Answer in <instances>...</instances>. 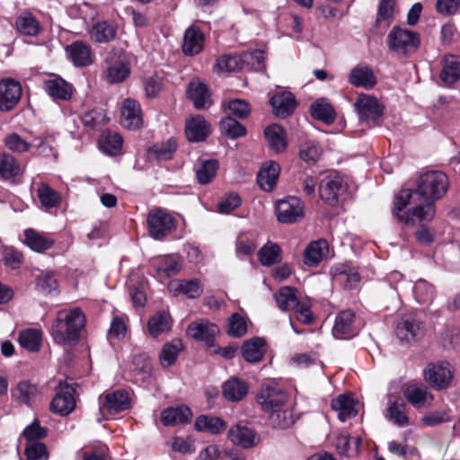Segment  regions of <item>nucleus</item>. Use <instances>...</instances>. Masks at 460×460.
I'll list each match as a JSON object with an SVG mask.
<instances>
[{
	"label": "nucleus",
	"mask_w": 460,
	"mask_h": 460,
	"mask_svg": "<svg viewBox=\"0 0 460 460\" xmlns=\"http://www.w3.org/2000/svg\"><path fill=\"white\" fill-rule=\"evenodd\" d=\"M448 187L446 173L426 172L417 180L416 189L402 190L394 197L393 215L406 225H413L415 219L429 222L436 214L435 202L446 195Z\"/></svg>",
	"instance_id": "nucleus-1"
},
{
	"label": "nucleus",
	"mask_w": 460,
	"mask_h": 460,
	"mask_svg": "<svg viewBox=\"0 0 460 460\" xmlns=\"http://www.w3.org/2000/svg\"><path fill=\"white\" fill-rule=\"evenodd\" d=\"M85 324V316L78 307L71 310H60L51 327L54 341L61 345L75 342Z\"/></svg>",
	"instance_id": "nucleus-2"
},
{
	"label": "nucleus",
	"mask_w": 460,
	"mask_h": 460,
	"mask_svg": "<svg viewBox=\"0 0 460 460\" xmlns=\"http://www.w3.org/2000/svg\"><path fill=\"white\" fill-rule=\"evenodd\" d=\"M420 44L418 32L394 26L387 35V46L390 51L403 57L417 51Z\"/></svg>",
	"instance_id": "nucleus-3"
},
{
	"label": "nucleus",
	"mask_w": 460,
	"mask_h": 460,
	"mask_svg": "<svg viewBox=\"0 0 460 460\" xmlns=\"http://www.w3.org/2000/svg\"><path fill=\"white\" fill-rule=\"evenodd\" d=\"M76 384H69L66 380L59 381L57 394L50 402V411L60 416L70 414L75 408V400L73 394L75 393Z\"/></svg>",
	"instance_id": "nucleus-4"
},
{
	"label": "nucleus",
	"mask_w": 460,
	"mask_h": 460,
	"mask_svg": "<svg viewBox=\"0 0 460 460\" xmlns=\"http://www.w3.org/2000/svg\"><path fill=\"white\" fill-rule=\"evenodd\" d=\"M146 224L150 236L155 240L164 239L175 228L174 218L162 208L149 211Z\"/></svg>",
	"instance_id": "nucleus-5"
},
{
	"label": "nucleus",
	"mask_w": 460,
	"mask_h": 460,
	"mask_svg": "<svg viewBox=\"0 0 460 460\" xmlns=\"http://www.w3.org/2000/svg\"><path fill=\"white\" fill-rule=\"evenodd\" d=\"M354 106L361 122H365L369 127L379 124V120L384 114V107L376 97L362 94Z\"/></svg>",
	"instance_id": "nucleus-6"
},
{
	"label": "nucleus",
	"mask_w": 460,
	"mask_h": 460,
	"mask_svg": "<svg viewBox=\"0 0 460 460\" xmlns=\"http://www.w3.org/2000/svg\"><path fill=\"white\" fill-rule=\"evenodd\" d=\"M100 413L111 416L131 407L129 394L126 390H116L99 396Z\"/></svg>",
	"instance_id": "nucleus-7"
},
{
	"label": "nucleus",
	"mask_w": 460,
	"mask_h": 460,
	"mask_svg": "<svg viewBox=\"0 0 460 460\" xmlns=\"http://www.w3.org/2000/svg\"><path fill=\"white\" fill-rule=\"evenodd\" d=\"M347 190L342 178L338 174H329L320 182L319 194L321 199L330 206L338 204Z\"/></svg>",
	"instance_id": "nucleus-8"
},
{
	"label": "nucleus",
	"mask_w": 460,
	"mask_h": 460,
	"mask_svg": "<svg viewBox=\"0 0 460 460\" xmlns=\"http://www.w3.org/2000/svg\"><path fill=\"white\" fill-rule=\"evenodd\" d=\"M304 204L300 199L290 196L277 203L276 216L282 224H293L304 217Z\"/></svg>",
	"instance_id": "nucleus-9"
},
{
	"label": "nucleus",
	"mask_w": 460,
	"mask_h": 460,
	"mask_svg": "<svg viewBox=\"0 0 460 460\" xmlns=\"http://www.w3.org/2000/svg\"><path fill=\"white\" fill-rule=\"evenodd\" d=\"M287 401L286 393L270 385L262 386L257 394V402L261 410L270 414L284 408Z\"/></svg>",
	"instance_id": "nucleus-10"
},
{
	"label": "nucleus",
	"mask_w": 460,
	"mask_h": 460,
	"mask_svg": "<svg viewBox=\"0 0 460 460\" xmlns=\"http://www.w3.org/2000/svg\"><path fill=\"white\" fill-rule=\"evenodd\" d=\"M230 441L243 449L255 447L261 442V437L252 427L238 423L228 430Z\"/></svg>",
	"instance_id": "nucleus-11"
},
{
	"label": "nucleus",
	"mask_w": 460,
	"mask_h": 460,
	"mask_svg": "<svg viewBox=\"0 0 460 460\" xmlns=\"http://www.w3.org/2000/svg\"><path fill=\"white\" fill-rule=\"evenodd\" d=\"M22 97V86L13 78H5L0 81V111H9L13 110Z\"/></svg>",
	"instance_id": "nucleus-12"
},
{
	"label": "nucleus",
	"mask_w": 460,
	"mask_h": 460,
	"mask_svg": "<svg viewBox=\"0 0 460 460\" xmlns=\"http://www.w3.org/2000/svg\"><path fill=\"white\" fill-rule=\"evenodd\" d=\"M425 379L437 389L447 388L453 377L451 366L447 362L429 364L424 370Z\"/></svg>",
	"instance_id": "nucleus-13"
},
{
	"label": "nucleus",
	"mask_w": 460,
	"mask_h": 460,
	"mask_svg": "<svg viewBox=\"0 0 460 460\" xmlns=\"http://www.w3.org/2000/svg\"><path fill=\"white\" fill-rule=\"evenodd\" d=\"M424 335V325L413 315L408 314L401 318L396 326V336L402 341H414Z\"/></svg>",
	"instance_id": "nucleus-14"
},
{
	"label": "nucleus",
	"mask_w": 460,
	"mask_h": 460,
	"mask_svg": "<svg viewBox=\"0 0 460 460\" xmlns=\"http://www.w3.org/2000/svg\"><path fill=\"white\" fill-rule=\"evenodd\" d=\"M355 314L351 310H344L335 318L332 334L337 339H349L358 333L354 325Z\"/></svg>",
	"instance_id": "nucleus-15"
},
{
	"label": "nucleus",
	"mask_w": 460,
	"mask_h": 460,
	"mask_svg": "<svg viewBox=\"0 0 460 460\" xmlns=\"http://www.w3.org/2000/svg\"><path fill=\"white\" fill-rule=\"evenodd\" d=\"M210 134V124L203 116L195 115L186 120L185 135L190 142H202Z\"/></svg>",
	"instance_id": "nucleus-16"
},
{
	"label": "nucleus",
	"mask_w": 460,
	"mask_h": 460,
	"mask_svg": "<svg viewBox=\"0 0 460 460\" xmlns=\"http://www.w3.org/2000/svg\"><path fill=\"white\" fill-rule=\"evenodd\" d=\"M89 33L91 40L96 43H110L117 37L118 24L114 21H100L93 25Z\"/></svg>",
	"instance_id": "nucleus-17"
},
{
	"label": "nucleus",
	"mask_w": 460,
	"mask_h": 460,
	"mask_svg": "<svg viewBox=\"0 0 460 460\" xmlns=\"http://www.w3.org/2000/svg\"><path fill=\"white\" fill-rule=\"evenodd\" d=\"M205 35L197 26L189 27L183 37L182 52L185 56H195L204 48Z\"/></svg>",
	"instance_id": "nucleus-18"
},
{
	"label": "nucleus",
	"mask_w": 460,
	"mask_h": 460,
	"mask_svg": "<svg viewBox=\"0 0 460 460\" xmlns=\"http://www.w3.org/2000/svg\"><path fill=\"white\" fill-rule=\"evenodd\" d=\"M187 94L197 110L208 109L212 104L208 86L199 80H192L189 83Z\"/></svg>",
	"instance_id": "nucleus-19"
},
{
	"label": "nucleus",
	"mask_w": 460,
	"mask_h": 460,
	"mask_svg": "<svg viewBox=\"0 0 460 460\" xmlns=\"http://www.w3.org/2000/svg\"><path fill=\"white\" fill-rule=\"evenodd\" d=\"M219 333L217 325L211 323L208 321H201L199 323H193L187 328V334L192 339L203 341L210 345L216 335Z\"/></svg>",
	"instance_id": "nucleus-20"
},
{
	"label": "nucleus",
	"mask_w": 460,
	"mask_h": 460,
	"mask_svg": "<svg viewBox=\"0 0 460 460\" xmlns=\"http://www.w3.org/2000/svg\"><path fill=\"white\" fill-rule=\"evenodd\" d=\"M121 124L129 129L138 128L142 125L141 109L137 101L124 100L121 107Z\"/></svg>",
	"instance_id": "nucleus-21"
},
{
	"label": "nucleus",
	"mask_w": 460,
	"mask_h": 460,
	"mask_svg": "<svg viewBox=\"0 0 460 460\" xmlns=\"http://www.w3.org/2000/svg\"><path fill=\"white\" fill-rule=\"evenodd\" d=\"M270 103L273 113L282 119L292 114L296 107V98L291 93H277L270 98Z\"/></svg>",
	"instance_id": "nucleus-22"
},
{
	"label": "nucleus",
	"mask_w": 460,
	"mask_h": 460,
	"mask_svg": "<svg viewBox=\"0 0 460 460\" xmlns=\"http://www.w3.org/2000/svg\"><path fill=\"white\" fill-rule=\"evenodd\" d=\"M407 402L415 408H424L431 404L433 395L424 385H409L403 391Z\"/></svg>",
	"instance_id": "nucleus-23"
},
{
	"label": "nucleus",
	"mask_w": 460,
	"mask_h": 460,
	"mask_svg": "<svg viewBox=\"0 0 460 460\" xmlns=\"http://www.w3.org/2000/svg\"><path fill=\"white\" fill-rule=\"evenodd\" d=\"M405 409L406 404L402 398L389 396L385 418L398 427H406L409 425V418Z\"/></svg>",
	"instance_id": "nucleus-24"
},
{
	"label": "nucleus",
	"mask_w": 460,
	"mask_h": 460,
	"mask_svg": "<svg viewBox=\"0 0 460 460\" xmlns=\"http://www.w3.org/2000/svg\"><path fill=\"white\" fill-rule=\"evenodd\" d=\"M192 417L191 410L186 405L168 407L162 411L161 421L164 426L186 424Z\"/></svg>",
	"instance_id": "nucleus-25"
},
{
	"label": "nucleus",
	"mask_w": 460,
	"mask_h": 460,
	"mask_svg": "<svg viewBox=\"0 0 460 460\" xmlns=\"http://www.w3.org/2000/svg\"><path fill=\"white\" fill-rule=\"evenodd\" d=\"M243 358L252 364L259 363L264 357L266 342L263 338L253 337L243 342L242 348Z\"/></svg>",
	"instance_id": "nucleus-26"
},
{
	"label": "nucleus",
	"mask_w": 460,
	"mask_h": 460,
	"mask_svg": "<svg viewBox=\"0 0 460 460\" xmlns=\"http://www.w3.org/2000/svg\"><path fill=\"white\" fill-rule=\"evenodd\" d=\"M66 52L75 66H86L93 63V55L91 47L83 41H75L66 46Z\"/></svg>",
	"instance_id": "nucleus-27"
},
{
	"label": "nucleus",
	"mask_w": 460,
	"mask_h": 460,
	"mask_svg": "<svg viewBox=\"0 0 460 460\" xmlns=\"http://www.w3.org/2000/svg\"><path fill=\"white\" fill-rule=\"evenodd\" d=\"M349 82L356 87L371 89L376 84V77L368 66H357L353 67L349 75Z\"/></svg>",
	"instance_id": "nucleus-28"
},
{
	"label": "nucleus",
	"mask_w": 460,
	"mask_h": 460,
	"mask_svg": "<svg viewBox=\"0 0 460 460\" xmlns=\"http://www.w3.org/2000/svg\"><path fill=\"white\" fill-rule=\"evenodd\" d=\"M279 172V164L272 161L265 163L257 175L259 186L265 191H271L277 183Z\"/></svg>",
	"instance_id": "nucleus-29"
},
{
	"label": "nucleus",
	"mask_w": 460,
	"mask_h": 460,
	"mask_svg": "<svg viewBox=\"0 0 460 460\" xmlns=\"http://www.w3.org/2000/svg\"><path fill=\"white\" fill-rule=\"evenodd\" d=\"M355 401L349 394H341L332 401L331 406L338 413V418L345 421L357 415Z\"/></svg>",
	"instance_id": "nucleus-30"
},
{
	"label": "nucleus",
	"mask_w": 460,
	"mask_h": 460,
	"mask_svg": "<svg viewBox=\"0 0 460 460\" xmlns=\"http://www.w3.org/2000/svg\"><path fill=\"white\" fill-rule=\"evenodd\" d=\"M24 243L31 250L38 252H43L50 249L55 243L54 239L32 228L26 229L24 231Z\"/></svg>",
	"instance_id": "nucleus-31"
},
{
	"label": "nucleus",
	"mask_w": 460,
	"mask_h": 460,
	"mask_svg": "<svg viewBox=\"0 0 460 460\" xmlns=\"http://www.w3.org/2000/svg\"><path fill=\"white\" fill-rule=\"evenodd\" d=\"M264 136L269 147L276 153L283 152L288 146L285 132L278 124L268 126L264 129Z\"/></svg>",
	"instance_id": "nucleus-32"
},
{
	"label": "nucleus",
	"mask_w": 460,
	"mask_h": 460,
	"mask_svg": "<svg viewBox=\"0 0 460 460\" xmlns=\"http://www.w3.org/2000/svg\"><path fill=\"white\" fill-rule=\"evenodd\" d=\"M274 296L278 307L282 311L294 310L302 301L298 296V290L289 286L282 287Z\"/></svg>",
	"instance_id": "nucleus-33"
},
{
	"label": "nucleus",
	"mask_w": 460,
	"mask_h": 460,
	"mask_svg": "<svg viewBox=\"0 0 460 460\" xmlns=\"http://www.w3.org/2000/svg\"><path fill=\"white\" fill-rule=\"evenodd\" d=\"M39 394L40 390L38 385L27 380L19 382L15 389L12 391L13 397L20 404H26L28 406L31 405L32 401Z\"/></svg>",
	"instance_id": "nucleus-34"
},
{
	"label": "nucleus",
	"mask_w": 460,
	"mask_h": 460,
	"mask_svg": "<svg viewBox=\"0 0 460 460\" xmlns=\"http://www.w3.org/2000/svg\"><path fill=\"white\" fill-rule=\"evenodd\" d=\"M328 243L320 239L312 242L304 252V261L308 266H316L328 253Z\"/></svg>",
	"instance_id": "nucleus-35"
},
{
	"label": "nucleus",
	"mask_w": 460,
	"mask_h": 460,
	"mask_svg": "<svg viewBox=\"0 0 460 460\" xmlns=\"http://www.w3.org/2000/svg\"><path fill=\"white\" fill-rule=\"evenodd\" d=\"M44 88L49 95L58 100H69L73 93V86L61 77L46 81Z\"/></svg>",
	"instance_id": "nucleus-36"
},
{
	"label": "nucleus",
	"mask_w": 460,
	"mask_h": 460,
	"mask_svg": "<svg viewBox=\"0 0 460 460\" xmlns=\"http://www.w3.org/2000/svg\"><path fill=\"white\" fill-rule=\"evenodd\" d=\"M182 349L183 344L179 339H174L171 342H166L159 353V361L161 366L165 368L174 365Z\"/></svg>",
	"instance_id": "nucleus-37"
},
{
	"label": "nucleus",
	"mask_w": 460,
	"mask_h": 460,
	"mask_svg": "<svg viewBox=\"0 0 460 460\" xmlns=\"http://www.w3.org/2000/svg\"><path fill=\"white\" fill-rule=\"evenodd\" d=\"M247 384L236 377L229 379L223 385V395L228 401H241L247 394Z\"/></svg>",
	"instance_id": "nucleus-38"
},
{
	"label": "nucleus",
	"mask_w": 460,
	"mask_h": 460,
	"mask_svg": "<svg viewBox=\"0 0 460 460\" xmlns=\"http://www.w3.org/2000/svg\"><path fill=\"white\" fill-rule=\"evenodd\" d=\"M155 276L160 280H164L177 275L181 270V263L174 256H166L161 259L155 266Z\"/></svg>",
	"instance_id": "nucleus-39"
},
{
	"label": "nucleus",
	"mask_w": 460,
	"mask_h": 460,
	"mask_svg": "<svg viewBox=\"0 0 460 460\" xmlns=\"http://www.w3.org/2000/svg\"><path fill=\"white\" fill-rule=\"evenodd\" d=\"M198 431L208 432L213 435L219 434L226 429V423L218 417L199 415L195 421Z\"/></svg>",
	"instance_id": "nucleus-40"
},
{
	"label": "nucleus",
	"mask_w": 460,
	"mask_h": 460,
	"mask_svg": "<svg viewBox=\"0 0 460 460\" xmlns=\"http://www.w3.org/2000/svg\"><path fill=\"white\" fill-rule=\"evenodd\" d=\"M443 69L440 78L447 84H454L460 78V58L453 55H447L443 58Z\"/></svg>",
	"instance_id": "nucleus-41"
},
{
	"label": "nucleus",
	"mask_w": 460,
	"mask_h": 460,
	"mask_svg": "<svg viewBox=\"0 0 460 460\" xmlns=\"http://www.w3.org/2000/svg\"><path fill=\"white\" fill-rule=\"evenodd\" d=\"M37 196L41 206L47 209L57 208L61 203L60 194L44 181L39 183Z\"/></svg>",
	"instance_id": "nucleus-42"
},
{
	"label": "nucleus",
	"mask_w": 460,
	"mask_h": 460,
	"mask_svg": "<svg viewBox=\"0 0 460 460\" xmlns=\"http://www.w3.org/2000/svg\"><path fill=\"white\" fill-rule=\"evenodd\" d=\"M147 327L152 337H158L171 330V316L165 312H158L149 318Z\"/></svg>",
	"instance_id": "nucleus-43"
},
{
	"label": "nucleus",
	"mask_w": 460,
	"mask_h": 460,
	"mask_svg": "<svg viewBox=\"0 0 460 460\" xmlns=\"http://www.w3.org/2000/svg\"><path fill=\"white\" fill-rule=\"evenodd\" d=\"M311 115L321 121L331 124L334 121L336 113L332 106L325 100L319 99L311 107Z\"/></svg>",
	"instance_id": "nucleus-44"
},
{
	"label": "nucleus",
	"mask_w": 460,
	"mask_h": 460,
	"mask_svg": "<svg viewBox=\"0 0 460 460\" xmlns=\"http://www.w3.org/2000/svg\"><path fill=\"white\" fill-rule=\"evenodd\" d=\"M18 31L28 36H36L40 31V24L31 13H22L15 22Z\"/></svg>",
	"instance_id": "nucleus-45"
},
{
	"label": "nucleus",
	"mask_w": 460,
	"mask_h": 460,
	"mask_svg": "<svg viewBox=\"0 0 460 460\" xmlns=\"http://www.w3.org/2000/svg\"><path fill=\"white\" fill-rule=\"evenodd\" d=\"M219 128L223 135L232 139L244 137L247 133L245 127L231 116L222 119Z\"/></svg>",
	"instance_id": "nucleus-46"
},
{
	"label": "nucleus",
	"mask_w": 460,
	"mask_h": 460,
	"mask_svg": "<svg viewBox=\"0 0 460 460\" xmlns=\"http://www.w3.org/2000/svg\"><path fill=\"white\" fill-rule=\"evenodd\" d=\"M42 332L38 329H27L20 332L18 341L20 345L30 350L38 351L40 349Z\"/></svg>",
	"instance_id": "nucleus-47"
},
{
	"label": "nucleus",
	"mask_w": 460,
	"mask_h": 460,
	"mask_svg": "<svg viewBox=\"0 0 460 460\" xmlns=\"http://www.w3.org/2000/svg\"><path fill=\"white\" fill-rule=\"evenodd\" d=\"M245 59L242 55H223L217 58L216 68L220 72H236L243 68Z\"/></svg>",
	"instance_id": "nucleus-48"
},
{
	"label": "nucleus",
	"mask_w": 460,
	"mask_h": 460,
	"mask_svg": "<svg viewBox=\"0 0 460 460\" xmlns=\"http://www.w3.org/2000/svg\"><path fill=\"white\" fill-rule=\"evenodd\" d=\"M258 260L263 266H270L281 261V249L276 243H267L258 252Z\"/></svg>",
	"instance_id": "nucleus-49"
},
{
	"label": "nucleus",
	"mask_w": 460,
	"mask_h": 460,
	"mask_svg": "<svg viewBox=\"0 0 460 460\" xmlns=\"http://www.w3.org/2000/svg\"><path fill=\"white\" fill-rule=\"evenodd\" d=\"M101 149L108 155H115L122 146V137L119 134L105 131L99 140Z\"/></svg>",
	"instance_id": "nucleus-50"
},
{
	"label": "nucleus",
	"mask_w": 460,
	"mask_h": 460,
	"mask_svg": "<svg viewBox=\"0 0 460 460\" xmlns=\"http://www.w3.org/2000/svg\"><path fill=\"white\" fill-rule=\"evenodd\" d=\"M269 420L273 428L280 429H288L295 422L293 411L288 407L273 411Z\"/></svg>",
	"instance_id": "nucleus-51"
},
{
	"label": "nucleus",
	"mask_w": 460,
	"mask_h": 460,
	"mask_svg": "<svg viewBox=\"0 0 460 460\" xmlns=\"http://www.w3.org/2000/svg\"><path fill=\"white\" fill-rule=\"evenodd\" d=\"M218 170V162L214 159L205 160L196 170V177L200 184H208L210 182Z\"/></svg>",
	"instance_id": "nucleus-52"
},
{
	"label": "nucleus",
	"mask_w": 460,
	"mask_h": 460,
	"mask_svg": "<svg viewBox=\"0 0 460 460\" xmlns=\"http://www.w3.org/2000/svg\"><path fill=\"white\" fill-rule=\"evenodd\" d=\"M177 149L176 141L169 138L165 142L156 143L150 148V153L159 161H167L172 157Z\"/></svg>",
	"instance_id": "nucleus-53"
},
{
	"label": "nucleus",
	"mask_w": 460,
	"mask_h": 460,
	"mask_svg": "<svg viewBox=\"0 0 460 460\" xmlns=\"http://www.w3.org/2000/svg\"><path fill=\"white\" fill-rule=\"evenodd\" d=\"M20 165L16 159L10 154L0 155V175L4 179H10L18 175Z\"/></svg>",
	"instance_id": "nucleus-54"
},
{
	"label": "nucleus",
	"mask_w": 460,
	"mask_h": 460,
	"mask_svg": "<svg viewBox=\"0 0 460 460\" xmlns=\"http://www.w3.org/2000/svg\"><path fill=\"white\" fill-rule=\"evenodd\" d=\"M130 74L128 64L119 61L111 65L107 68V79L111 84H119L123 82Z\"/></svg>",
	"instance_id": "nucleus-55"
},
{
	"label": "nucleus",
	"mask_w": 460,
	"mask_h": 460,
	"mask_svg": "<svg viewBox=\"0 0 460 460\" xmlns=\"http://www.w3.org/2000/svg\"><path fill=\"white\" fill-rule=\"evenodd\" d=\"M413 293L419 303L425 304L432 301L435 295V289L428 281L419 279L414 285Z\"/></svg>",
	"instance_id": "nucleus-56"
},
{
	"label": "nucleus",
	"mask_w": 460,
	"mask_h": 460,
	"mask_svg": "<svg viewBox=\"0 0 460 460\" xmlns=\"http://www.w3.org/2000/svg\"><path fill=\"white\" fill-rule=\"evenodd\" d=\"M24 454L28 460H48L49 452L44 443L32 441L26 443Z\"/></svg>",
	"instance_id": "nucleus-57"
},
{
	"label": "nucleus",
	"mask_w": 460,
	"mask_h": 460,
	"mask_svg": "<svg viewBox=\"0 0 460 460\" xmlns=\"http://www.w3.org/2000/svg\"><path fill=\"white\" fill-rule=\"evenodd\" d=\"M223 106L230 111L231 115H234L239 119H245L251 113L250 104L242 99H234L224 103Z\"/></svg>",
	"instance_id": "nucleus-58"
},
{
	"label": "nucleus",
	"mask_w": 460,
	"mask_h": 460,
	"mask_svg": "<svg viewBox=\"0 0 460 460\" xmlns=\"http://www.w3.org/2000/svg\"><path fill=\"white\" fill-rule=\"evenodd\" d=\"M395 7V0H380L377 8L376 23L381 21L386 22V26H389L394 20V11Z\"/></svg>",
	"instance_id": "nucleus-59"
},
{
	"label": "nucleus",
	"mask_w": 460,
	"mask_h": 460,
	"mask_svg": "<svg viewBox=\"0 0 460 460\" xmlns=\"http://www.w3.org/2000/svg\"><path fill=\"white\" fill-rule=\"evenodd\" d=\"M177 289L189 298L199 297L203 292V288L197 279L181 280Z\"/></svg>",
	"instance_id": "nucleus-60"
},
{
	"label": "nucleus",
	"mask_w": 460,
	"mask_h": 460,
	"mask_svg": "<svg viewBox=\"0 0 460 460\" xmlns=\"http://www.w3.org/2000/svg\"><path fill=\"white\" fill-rule=\"evenodd\" d=\"M227 327L228 334L233 337H242L247 332V326L244 318L237 313L231 315L228 320Z\"/></svg>",
	"instance_id": "nucleus-61"
},
{
	"label": "nucleus",
	"mask_w": 460,
	"mask_h": 460,
	"mask_svg": "<svg viewBox=\"0 0 460 460\" xmlns=\"http://www.w3.org/2000/svg\"><path fill=\"white\" fill-rule=\"evenodd\" d=\"M22 435L27 443H31L45 438L47 436V429L40 426L38 419H35L31 424L24 429Z\"/></svg>",
	"instance_id": "nucleus-62"
},
{
	"label": "nucleus",
	"mask_w": 460,
	"mask_h": 460,
	"mask_svg": "<svg viewBox=\"0 0 460 460\" xmlns=\"http://www.w3.org/2000/svg\"><path fill=\"white\" fill-rule=\"evenodd\" d=\"M37 288L45 294H50L58 288V280L52 272H42L37 278Z\"/></svg>",
	"instance_id": "nucleus-63"
},
{
	"label": "nucleus",
	"mask_w": 460,
	"mask_h": 460,
	"mask_svg": "<svg viewBox=\"0 0 460 460\" xmlns=\"http://www.w3.org/2000/svg\"><path fill=\"white\" fill-rule=\"evenodd\" d=\"M5 146L13 152L23 153L30 149L31 144L22 139L17 133H12L4 138Z\"/></svg>",
	"instance_id": "nucleus-64"
}]
</instances>
